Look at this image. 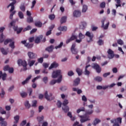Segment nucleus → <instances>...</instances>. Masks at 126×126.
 I'll use <instances>...</instances> for the list:
<instances>
[{
    "label": "nucleus",
    "mask_w": 126,
    "mask_h": 126,
    "mask_svg": "<svg viewBox=\"0 0 126 126\" xmlns=\"http://www.w3.org/2000/svg\"><path fill=\"white\" fill-rule=\"evenodd\" d=\"M88 108L91 109H88L85 110V107H81L80 109L77 110V114H79L80 112H85V114L84 115H78L79 118H80V121L81 124H83V123H86V122H88L91 121L90 115H92L93 113H94V110H93V104L89 105L88 106Z\"/></svg>",
    "instance_id": "1"
},
{
    "label": "nucleus",
    "mask_w": 126,
    "mask_h": 126,
    "mask_svg": "<svg viewBox=\"0 0 126 126\" xmlns=\"http://www.w3.org/2000/svg\"><path fill=\"white\" fill-rule=\"evenodd\" d=\"M43 37V35H40L39 36L35 37V39H34V43H35V44H40L41 42L42 43H45V42H46V37Z\"/></svg>",
    "instance_id": "2"
},
{
    "label": "nucleus",
    "mask_w": 126,
    "mask_h": 126,
    "mask_svg": "<svg viewBox=\"0 0 126 126\" xmlns=\"http://www.w3.org/2000/svg\"><path fill=\"white\" fill-rule=\"evenodd\" d=\"M67 104H68V100L67 99H64L62 103L63 106L62 109L65 113H67L69 111V107L66 105Z\"/></svg>",
    "instance_id": "3"
},
{
    "label": "nucleus",
    "mask_w": 126,
    "mask_h": 126,
    "mask_svg": "<svg viewBox=\"0 0 126 126\" xmlns=\"http://www.w3.org/2000/svg\"><path fill=\"white\" fill-rule=\"evenodd\" d=\"M62 75V70L60 69L53 71L52 75V78H57Z\"/></svg>",
    "instance_id": "4"
},
{
    "label": "nucleus",
    "mask_w": 126,
    "mask_h": 126,
    "mask_svg": "<svg viewBox=\"0 0 126 126\" xmlns=\"http://www.w3.org/2000/svg\"><path fill=\"white\" fill-rule=\"evenodd\" d=\"M44 98L47 100V101H52L55 99V97L53 96V94L50 93L49 95L48 94V91H46L44 94Z\"/></svg>",
    "instance_id": "5"
},
{
    "label": "nucleus",
    "mask_w": 126,
    "mask_h": 126,
    "mask_svg": "<svg viewBox=\"0 0 126 126\" xmlns=\"http://www.w3.org/2000/svg\"><path fill=\"white\" fill-rule=\"evenodd\" d=\"M92 68H94V69H95L96 70V72L97 73H100L101 71H102V68L100 67V65L98 64L97 63H94L93 65L92 66Z\"/></svg>",
    "instance_id": "6"
},
{
    "label": "nucleus",
    "mask_w": 126,
    "mask_h": 126,
    "mask_svg": "<svg viewBox=\"0 0 126 126\" xmlns=\"http://www.w3.org/2000/svg\"><path fill=\"white\" fill-rule=\"evenodd\" d=\"M8 43H10L9 44V47H10V48H15V46H14V41H12V39H6L4 41V45H7Z\"/></svg>",
    "instance_id": "7"
},
{
    "label": "nucleus",
    "mask_w": 126,
    "mask_h": 126,
    "mask_svg": "<svg viewBox=\"0 0 126 126\" xmlns=\"http://www.w3.org/2000/svg\"><path fill=\"white\" fill-rule=\"evenodd\" d=\"M106 21V18H103L101 20V28H103L104 30H107L108 28H109V25H110V22H108L105 25V21Z\"/></svg>",
    "instance_id": "8"
},
{
    "label": "nucleus",
    "mask_w": 126,
    "mask_h": 126,
    "mask_svg": "<svg viewBox=\"0 0 126 126\" xmlns=\"http://www.w3.org/2000/svg\"><path fill=\"white\" fill-rule=\"evenodd\" d=\"M11 0L12 2L11 3H10L7 6V8H9V7L11 6V9H10L9 12H11V11H13V10H14V4H15L16 3V0Z\"/></svg>",
    "instance_id": "9"
},
{
    "label": "nucleus",
    "mask_w": 126,
    "mask_h": 126,
    "mask_svg": "<svg viewBox=\"0 0 126 126\" xmlns=\"http://www.w3.org/2000/svg\"><path fill=\"white\" fill-rule=\"evenodd\" d=\"M108 58L109 60H112L115 58V54H114V51L112 50L111 49H109L107 51Z\"/></svg>",
    "instance_id": "10"
},
{
    "label": "nucleus",
    "mask_w": 126,
    "mask_h": 126,
    "mask_svg": "<svg viewBox=\"0 0 126 126\" xmlns=\"http://www.w3.org/2000/svg\"><path fill=\"white\" fill-rule=\"evenodd\" d=\"M27 40H23L21 41L22 44L25 45V47L27 48H32L33 47V44L30 43H27Z\"/></svg>",
    "instance_id": "11"
},
{
    "label": "nucleus",
    "mask_w": 126,
    "mask_h": 126,
    "mask_svg": "<svg viewBox=\"0 0 126 126\" xmlns=\"http://www.w3.org/2000/svg\"><path fill=\"white\" fill-rule=\"evenodd\" d=\"M17 63L19 65H20V64H21V65L24 66V67H26V66H27V63L25 61H22V60L19 59L18 60Z\"/></svg>",
    "instance_id": "12"
},
{
    "label": "nucleus",
    "mask_w": 126,
    "mask_h": 126,
    "mask_svg": "<svg viewBox=\"0 0 126 126\" xmlns=\"http://www.w3.org/2000/svg\"><path fill=\"white\" fill-rule=\"evenodd\" d=\"M74 17H80L81 16V12L80 10H76L73 12Z\"/></svg>",
    "instance_id": "13"
},
{
    "label": "nucleus",
    "mask_w": 126,
    "mask_h": 126,
    "mask_svg": "<svg viewBox=\"0 0 126 126\" xmlns=\"http://www.w3.org/2000/svg\"><path fill=\"white\" fill-rule=\"evenodd\" d=\"M111 123L114 124V123H118V124H122V118L119 117L114 120H111Z\"/></svg>",
    "instance_id": "14"
},
{
    "label": "nucleus",
    "mask_w": 126,
    "mask_h": 126,
    "mask_svg": "<svg viewBox=\"0 0 126 126\" xmlns=\"http://www.w3.org/2000/svg\"><path fill=\"white\" fill-rule=\"evenodd\" d=\"M59 66V63H57V62H53L49 67V69H52V68H57Z\"/></svg>",
    "instance_id": "15"
},
{
    "label": "nucleus",
    "mask_w": 126,
    "mask_h": 126,
    "mask_svg": "<svg viewBox=\"0 0 126 126\" xmlns=\"http://www.w3.org/2000/svg\"><path fill=\"white\" fill-rule=\"evenodd\" d=\"M32 78V75H29V76L25 80H24V81H23V82H22V85H25V84H27V83H28V82H29V80H30Z\"/></svg>",
    "instance_id": "16"
},
{
    "label": "nucleus",
    "mask_w": 126,
    "mask_h": 126,
    "mask_svg": "<svg viewBox=\"0 0 126 126\" xmlns=\"http://www.w3.org/2000/svg\"><path fill=\"white\" fill-rule=\"evenodd\" d=\"M5 119L2 118V117H0V122L1 126H7V123L6 121H4Z\"/></svg>",
    "instance_id": "17"
},
{
    "label": "nucleus",
    "mask_w": 126,
    "mask_h": 126,
    "mask_svg": "<svg viewBox=\"0 0 126 126\" xmlns=\"http://www.w3.org/2000/svg\"><path fill=\"white\" fill-rule=\"evenodd\" d=\"M85 35L86 36H87V37H89V38H90V41H92V39H93V37H94L93 34H91V33H90V32H87Z\"/></svg>",
    "instance_id": "18"
},
{
    "label": "nucleus",
    "mask_w": 126,
    "mask_h": 126,
    "mask_svg": "<svg viewBox=\"0 0 126 126\" xmlns=\"http://www.w3.org/2000/svg\"><path fill=\"white\" fill-rule=\"evenodd\" d=\"M80 83V78H77L73 82V86H77Z\"/></svg>",
    "instance_id": "19"
},
{
    "label": "nucleus",
    "mask_w": 126,
    "mask_h": 126,
    "mask_svg": "<svg viewBox=\"0 0 126 126\" xmlns=\"http://www.w3.org/2000/svg\"><path fill=\"white\" fill-rule=\"evenodd\" d=\"M91 66V65H90V64L86 66L84 72V74H85V75H89V74H90V71H89L87 69Z\"/></svg>",
    "instance_id": "20"
},
{
    "label": "nucleus",
    "mask_w": 126,
    "mask_h": 126,
    "mask_svg": "<svg viewBox=\"0 0 126 126\" xmlns=\"http://www.w3.org/2000/svg\"><path fill=\"white\" fill-rule=\"evenodd\" d=\"M28 55L29 56V57L31 59H35L36 58V56L35 55V54H34L33 52H29L28 53Z\"/></svg>",
    "instance_id": "21"
},
{
    "label": "nucleus",
    "mask_w": 126,
    "mask_h": 126,
    "mask_svg": "<svg viewBox=\"0 0 126 126\" xmlns=\"http://www.w3.org/2000/svg\"><path fill=\"white\" fill-rule=\"evenodd\" d=\"M66 16H63L61 18V19L60 20V23L61 24H63V23H65L66 22V19H67Z\"/></svg>",
    "instance_id": "22"
},
{
    "label": "nucleus",
    "mask_w": 126,
    "mask_h": 126,
    "mask_svg": "<svg viewBox=\"0 0 126 126\" xmlns=\"http://www.w3.org/2000/svg\"><path fill=\"white\" fill-rule=\"evenodd\" d=\"M101 123V120L98 118H95L94 120V122L93 123V125L94 126H97L98 124Z\"/></svg>",
    "instance_id": "23"
},
{
    "label": "nucleus",
    "mask_w": 126,
    "mask_h": 126,
    "mask_svg": "<svg viewBox=\"0 0 126 126\" xmlns=\"http://www.w3.org/2000/svg\"><path fill=\"white\" fill-rule=\"evenodd\" d=\"M76 71L78 73L79 76H80V75H82V73H83V71L80 68H77Z\"/></svg>",
    "instance_id": "24"
},
{
    "label": "nucleus",
    "mask_w": 126,
    "mask_h": 126,
    "mask_svg": "<svg viewBox=\"0 0 126 126\" xmlns=\"http://www.w3.org/2000/svg\"><path fill=\"white\" fill-rule=\"evenodd\" d=\"M0 51L3 55H7V53H8V48L5 50L4 48H2L0 49Z\"/></svg>",
    "instance_id": "25"
},
{
    "label": "nucleus",
    "mask_w": 126,
    "mask_h": 126,
    "mask_svg": "<svg viewBox=\"0 0 126 126\" xmlns=\"http://www.w3.org/2000/svg\"><path fill=\"white\" fill-rule=\"evenodd\" d=\"M35 26L36 27H38L39 28H41L42 27V25H43V24H42V22L40 21L36 22L34 23Z\"/></svg>",
    "instance_id": "26"
},
{
    "label": "nucleus",
    "mask_w": 126,
    "mask_h": 126,
    "mask_svg": "<svg viewBox=\"0 0 126 126\" xmlns=\"http://www.w3.org/2000/svg\"><path fill=\"white\" fill-rule=\"evenodd\" d=\"M58 30H59V31H64L65 32L66 31V30H67V28L65 26H63V27H59L58 28Z\"/></svg>",
    "instance_id": "27"
},
{
    "label": "nucleus",
    "mask_w": 126,
    "mask_h": 126,
    "mask_svg": "<svg viewBox=\"0 0 126 126\" xmlns=\"http://www.w3.org/2000/svg\"><path fill=\"white\" fill-rule=\"evenodd\" d=\"M71 51L73 55H77V53H78V51H77V49L75 48H71Z\"/></svg>",
    "instance_id": "28"
},
{
    "label": "nucleus",
    "mask_w": 126,
    "mask_h": 126,
    "mask_svg": "<svg viewBox=\"0 0 126 126\" xmlns=\"http://www.w3.org/2000/svg\"><path fill=\"white\" fill-rule=\"evenodd\" d=\"M80 26V27L81 29H84V28H85L87 25V24L85 22H82Z\"/></svg>",
    "instance_id": "29"
},
{
    "label": "nucleus",
    "mask_w": 126,
    "mask_h": 126,
    "mask_svg": "<svg viewBox=\"0 0 126 126\" xmlns=\"http://www.w3.org/2000/svg\"><path fill=\"white\" fill-rule=\"evenodd\" d=\"M33 17H31V16H29L27 18V22H28V23H32V22H33Z\"/></svg>",
    "instance_id": "30"
},
{
    "label": "nucleus",
    "mask_w": 126,
    "mask_h": 126,
    "mask_svg": "<svg viewBox=\"0 0 126 126\" xmlns=\"http://www.w3.org/2000/svg\"><path fill=\"white\" fill-rule=\"evenodd\" d=\"M25 106L26 109H29L31 107V105L29 103V101L28 100L25 101Z\"/></svg>",
    "instance_id": "31"
},
{
    "label": "nucleus",
    "mask_w": 126,
    "mask_h": 126,
    "mask_svg": "<svg viewBox=\"0 0 126 126\" xmlns=\"http://www.w3.org/2000/svg\"><path fill=\"white\" fill-rule=\"evenodd\" d=\"M94 80L97 81V82H101L103 80V79L100 76H96L94 78Z\"/></svg>",
    "instance_id": "32"
},
{
    "label": "nucleus",
    "mask_w": 126,
    "mask_h": 126,
    "mask_svg": "<svg viewBox=\"0 0 126 126\" xmlns=\"http://www.w3.org/2000/svg\"><path fill=\"white\" fill-rule=\"evenodd\" d=\"M4 35H3V33H2L0 34V43H3L4 41Z\"/></svg>",
    "instance_id": "33"
},
{
    "label": "nucleus",
    "mask_w": 126,
    "mask_h": 126,
    "mask_svg": "<svg viewBox=\"0 0 126 126\" xmlns=\"http://www.w3.org/2000/svg\"><path fill=\"white\" fill-rule=\"evenodd\" d=\"M18 15L21 19H23V18H24V14H23L22 12L19 11Z\"/></svg>",
    "instance_id": "34"
},
{
    "label": "nucleus",
    "mask_w": 126,
    "mask_h": 126,
    "mask_svg": "<svg viewBox=\"0 0 126 126\" xmlns=\"http://www.w3.org/2000/svg\"><path fill=\"white\" fill-rule=\"evenodd\" d=\"M31 29H32V27H31L30 25H29L23 30V32H26V31H29V30H31Z\"/></svg>",
    "instance_id": "35"
},
{
    "label": "nucleus",
    "mask_w": 126,
    "mask_h": 126,
    "mask_svg": "<svg viewBox=\"0 0 126 126\" xmlns=\"http://www.w3.org/2000/svg\"><path fill=\"white\" fill-rule=\"evenodd\" d=\"M37 120L39 123H41V122H43V121H44V116H41V117H37Z\"/></svg>",
    "instance_id": "36"
},
{
    "label": "nucleus",
    "mask_w": 126,
    "mask_h": 126,
    "mask_svg": "<svg viewBox=\"0 0 126 126\" xmlns=\"http://www.w3.org/2000/svg\"><path fill=\"white\" fill-rule=\"evenodd\" d=\"M14 120L15 121L14 122V124H17L18 122L19 121V116L16 115L14 117Z\"/></svg>",
    "instance_id": "37"
},
{
    "label": "nucleus",
    "mask_w": 126,
    "mask_h": 126,
    "mask_svg": "<svg viewBox=\"0 0 126 126\" xmlns=\"http://www.w3.org/2000/svg\"><path fill=\"white\" fill-rule=\"evenodd\" d=\"M117 42V44L120 45L121 46H123V45H124V41H123V40H122L121 39H118Z\"/></svg>",
    "instance_id": "38"
},
{
    "label": "nucleus",
    "mask_w": 126,
    "mask_h": 126,
    "mask_svg": "<svg viewBox=\"0 0 126 126\" xmlns=\"http://www.w3.org/2000/svg\"><path fill=\"white\" fill-rule=\"evenodd\" d=\"M20 95L22 98H26V97H27V93L26 92H22L20 93Z\"/></svg>",
    "instance_id": "39"
},
{
    "label": "nucleus",
    "mask_w": 126,
    "mask_h": 126,
    "mask_svg": "<svg viewBox=\"0 0 126 126\" xmlns=\"http://www.w3.org/2000/svg\"><path fill=\"white\" fill-rule=\"evenodd\" d=\"M87 9H88L87 5H84L83 6L82 12H86V11H87Z\"/></svg>",
    "instance_id": "40"
},
{
    "label": "nucleus",
    "mask_w": 126,
    "mask_h": 126,
    "mask_svg": "<svg viewBox=\"0 0 126 126\" xmlns=\"http://www.w3.org/2000/svg\"><path fill=\"white\" fill-rule=\"evenodd\" d=\"M97 44L99 46H102V45H104V40L102 39H99L97 41Z\"/></svg>",
    "instance_id": "41"
},
{
    "label": "nucleus",
    "mask_w": 126,
    "mask_h": 126,
    "mask_svg": "<svg viewBox=\"0 0 126 126\" xmlns=\"http://www.w3.org/2000/svg\"><path fill=\"white\" fill-rule=\"evenodd\" d=\"M78 37L79 38V39H84V38H85V35L82 34V33L80 32L78 35Z\"/></svg>",
    "instance_id": "42"
},
{
    "label": "nucleus",
    "mask_w": 126,
    "mask_h": 126,
    "mask_svg": "<svg viewBox=\"0 0 126 126\" xmlns=\"http://www.w3.org/2000/svg\"><path fill=\"white\" fill-rule=\"evenodd\" d=\"M56 16L54 14H50L49 15V18L50 20H54L55 19Z\"/></svg>",
    "instance_id": "43"
},
{
    "label": "nucleus",
    "mask_w": 126,
    "mask_h": 126,
    "mask_svg": "<svg viewBox=\"0 0 126 126\" xmlns=\"http://www.w3.org/2000/svg\"><path fill=\"white\" fill-rule=\"evenodd\" d=\"M53 50L54 48H46L45 49V51H47V52H48V53H52Z\"/></svg>",
    "instance_id": "44"
},
{
    "label": "nucleus",
    "mask_w": 126,
    "mask_h": 126,
    "mask_svg": "<svg viewBox=\"0 0 126 126\" xmlns=\"http://www.w3.org/2000/svg\"><path fill=\"white\" fill-rule=\"evenodd\" d=\"M63 78V76L61 75L57 80H56V83H60V82H62V79Z\"/></svg>",
    "instance_id": "45"
},
{
    "label": "nucleus",
    "mask_w": 126,
    "mask_h": 126,
    "mask_svg": "<svg viewBox=\"0 0 126 126\" xmlns=\"http://www.w3.org/2000/svg\"><path fill=\"white\" fill-rule=\"evenodd\" d=\"M39 78H41V76H37L32 80V82H33V83H35V81H36V80H38Z\"/></svg>",
    "instance_id": "46"
},
{
    "label": "nucleus",
    "mask_w": 126,
    "mask_h": 126,
    "mask_svg": "<svg viewBox=\"0 0 126 126\" xmlns=\"http://www.w3.org/2000/svg\"><path fill=\"white\" fill-rule=\"evenodd\" d=\"M35 62H36V61L35 60H32V61H30L29 62L30 66H32V65H34V63H35Z\"/></svg>",
    "instance_id": "47"
},
{
    "label": "nucleus",
    "mask_w": 126,
    "mask_h": 126,
    "mask_svg": "<svg viewBox=\"0 0 126 126\" xmlns=\"http://www.w3.org/2000/svg\"><path fill=\"white\" fill-rule=\"evenodd\" d=\"M4 94H5L4 90H3V89H1V93L0 94L1 98H3L4 96Z\"/></svg>",
    "instance_id": "48"
},
{
    "label": "nucleus",
    "mask_w": 126,
    "mask_h": 126,
    "mask_svg": "<svg viewBox=\"0 0 126 126\" xmlns=\"http://www.w3.org/2000/svg\"><path fill=\"white\" fill-rule=\"evenodd\" d=\"M42 80L45 84H47V83H48V77H43Z\"/></svg>",
    "instance_id": "49"
},
{
    "label": "nucleus",
    "mask_w": 126,
    "mask_h": 126,
    "mask_svg": "<svg viewBox=\"0 0 126 126\" xmlns=\"http://www.w3.org/2000/svg\"><path fill=\"white\" fill-rule=\"evenodd\" d=\"M20 9L23 11V12H24V11H25V6L24 5H21L20 6Z\"/></svg>",
    "instance_id": "50"
},
{
    "label": "nucleus",
    "mask_w": 126,
    "mask_h": 126,
    "mask_svg": "<svg viewBox=\"0 0 126 126\" xmlns=\"http://www.w3.org/2000/svg\"><path fill=\"white\" fill-rule=\"evenodd\" d=\"M70 38L72 41H73L74 40H76V39H77V36L72 34Z\"/></svg>",
    "instance_id": "51"
},
{
    "label": "nucleus",
    "mask_w": 126,
    "mask_h": 126,
    "mask_svg": "<svg viewBox=\"0 0 126 126\" xmlns=\"http://www.w3.org/2000/svg\"><path fill=\"white\" fill-rule=\"evenodd\" d=\"M14 26H15V22H14V21H12L9 25V27H12V26L13 27Z\"/></svg>",
    "instance_id": "52"
},
{
    "label": "nucleus",
    "mask_w": 126,
    "mask_h": 126,
    "mask_svg": "<svg viewBox=\"0 0 126 126\" xmlns=\"http://www.w3.org/2000/svg\"><path fill=\"white\" fill-rule=\"evenodd\" d=\"M105 6H106V3H105V2H102L100 4V7L101 8H105Z\"/></svg>",
    "instance_id": "53"
},
{
    "label": "nucleus",
    "mask_w": 126,
    "mask_h": 126,
    "mask_svg": "<svg viewBox=\"0 0 126 126\" xmlns=\"http://www.w3.org/2000/svg\"><path fill=\"white\" fill-rule=\"evenodd\" d=\"M29 41L30 43H32L35 41V38L34 37H30L29 38Z\"/></svg>",
    "instance_id": "54"
},
{
    "label": "nucleus",
    "mask_w": 126,
    "mask_h": 126,
    "mask_svg": "<svg viewBox=\"0 0 126 126\" xmlns=\"http://www.w3.org/2000/svg\"><path fill=\"white\" fill-rule=\"evenodd\" d=\"M9 71V73H13L14 71V69H13V67H10L9 68V70H8Z\"/></svg>",
    "instance_id": "55"
},
{
    "label": "nucleus",
    "mask_w": 126,
    "mask_h": 126,
    "mask_svg": "<svg viewBox=\"0 0 126 126\" xmlns=\"http://www.w3.org/2000/svg\"><path fill=\"white\" fill-rule=\"evenodd\" d=\"M10 67H9V65H7L4 66L3 70H4V71H7V70H8L9 69Z\"/></svg>",
    "instance_id": "56"
},
{
    "label": "nucleus",
    "mask_w": 126,
    "mask_h": 126,
    "mask_svg": "<svg viewBox=\"0 0 126 126\" xmlns=\"http://www.w3.org/2000/svg\"><path fill=\"white\" fill-rule=\"evenodd\" d=\"M63 103H62V102H61V101L60 100H58V102H57V107L58 108H61L62 107V104Z\"/></svg>",
    "instance_id": "57"
},
{
    "label": "nucleus",
    "mask_w": 126,
    "mask_h": 126,
    "mask_svg": "<svg viewBox=\"0 0 126 126\" xmlns=\"http://www.w3.org/2000/svg\"><path fill=\"white\" fill-rule=\"evenodd\" d=\"M57 83V81L56 80H52L50 82V85H54V84H56Z\"/></svg>",
    "instance_id": "58"
},
{
    "label": "nucleus",
    "mask_w": 126,
    "mask_h": 126,
    "mask_svg": "<svg viewBox=\"0 0 126 126\" xmlns=\"http://www.w3.org/2000/svg\"><path fill=\"white\" fill-rule=\"evenodd\" d=\"M37 61L38 63H42L43 62H44V58L43 57H41L37 60Z\"/></svg>",
    "instance_id": "59"
},
{
    "label": "nucleus",
    "mask_w": 126,
    "mask_h": 126,
    "mask_svg": "<svg viewBox=\"0 0 126 126\" xmlns=\"http://www.w3.org/2000/svg\"><path fill=\"white\" fill-rule=\"evenodd\" d=\"M82 101H83L84 102H87V98L86 97V96H85V95H83L82 97Z\"/></svg>",
    "instance_id": "60"
},
{
    "label": "nucleus",
    "mask_w": 126,
    "mask_h": 126,
    "mask_svg": "<svg viewBox=\"0 0 126 126\" xmlns=\"http://www.w3.org/2000/svg\"><path fill=\"white\" fill-rule=\"evenodd\" d=\"M74 73H73V71H72V70L68 72V75L69 76H72V75H74Z\"/></svg>",
    "instance_id": "61"
},
{
    "label": "nucleus",
    "mask_w": 126,
    "mask_h": 126,
    "mask_svg": "<svg viewBox=\"0 0 126 126\" xmlns=\"http://www.w3.org/2000/svg\"><path fill=\"white\" fill-rule=\"evenodd\" d=\"M2 80L4 81L6 79V73H3L2 75Z\"/></svg>",
    "instance_id": "62"
},
{
    "label": "nucleus",
    "mask_w": 126,
    "mask_h": 126,
    "mask_svg": "<svg viewBox=\"0 0 126 126\" xmlns=\"http://www.w3.org/2000/svg\"><path fill=\"white\" fill-rule=\"evenodd\" d=\"M26 123H27V122L26 121V120H24L22 122V123L20 124L21 126H24L25 125H26Z\"/></svg>",
    "instance_id": "63"
},
{
    "label": "nucleus",
    "mask_w": 126,
    "mask_h": 126,
    "mask_svg": "<svg viewBox=\"0 0 126 126\" xmlns=\"http://www.w3.org/2000/svg\"><path fill=\"white\" fill-rule=\"evenodd\" d=\"M36 105H37V100H33L32 101V107H36Z\"/></svg>",
    "instance_id": "64"
}]
</instances>
